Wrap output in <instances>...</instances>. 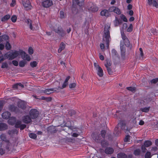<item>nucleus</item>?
Here are the masks:
<instances>
[{
    "label": "nucleus",
    "instance_id": "1",
    "mask_svg": "<svg viewBox=\"0 0 158 158\" xmlns=\"http://www.w3.org/2000/svg\"><path fill=\"white\" fill-rule=\"evenodd\" d=\"M110 28V26L108 25L105 26L103 36V43L100 44V47L102 49L104 48L105 44H106V47L107 48L109 47V42L111 39L109 31Z\"/></svg>",
    "mask_w": 158,
    "mask_h": 158
},
{
    "label": "nucleus",
    "instance_id": "2",
    "mask_svg": "<svg viewBox=\"0 0 158 158\" xmlns=\"http://www.w3.org/2000/svg\"><path fill=\"white\" fill-rule=\"evenodd\" d=\"M85 0H73V8L72 10L74 14H76L78 12L76 6L77 5L79 6H82L83 2Z\"/></svg>",
    "mask_w": 158,
    "mask_h": 158
},
{
    "label": "nucleus",
    "instance_id": "3",
    "mask_svg": "<svg viewBox=\"0 0 158 158\" xmlns=\"http://www.w3.org/2000/svg\"><path fill=\"white\" fill-rule=\"evenodd\" d=\"M20 54V50L19 51H15L12 52H9L6 54L5 56H6L10 60H12L17 57Z\"/></svg>",
    "mask_w": 158,
    "mask_h": 158
},
{
    "label": "nucleus",
    "instance_id": "4",
    "mask_svg": "<svg viewBox=\"0 0 158 158\" xmlns=\"http://www.w3.org/2000/svg\"><path fill=\"white\" fill-rule=\"evenodd\" d=\"M121 35L122 39L123 41V44H124L125 46L131 49L132 48V45L130 44V41L127 37L125 35L123 32L121 31Z\"/></svg>",
    "mask_w": 158,
    "mask_h": 158
},
{
    "label": "nucleus",
    "instance_id": "5",
    "mask_svg": "<svg viewBox=\"0 0 158 158\" xmlns=\"http://www.w3.org/2000/svg\"><path fill=\"white\" fill-rule=\"evenodd\" d=\"M20 55L21 56V58L23 60L29 61L31 60L30 56L27 54L24 51L20 50Z\"/></svg>",
    "mask_w": 158,
    "mask_h": 158
},
{
    "label": "nucleus",
    "instance_id": "6",
    "mask_svg": "<svg viewBox=\"0 0 158 158\" xmlns=\"http://www.w3.org/2000/svg\"><path fill=\"white\" fill-rule=\"evenodd\" d=\"M120 49L121 52V57L124 59L125 56L126 48L123 43L122 41L120 42Z\"/></svg>",
    "mask_w": 158,
    "mask_h": 158
},
{
    "label": "nucleus",
    "instance_id": "7",
    "mask_svg": "<svg viewBox=\"0 0 158 158\" xmlns=\"http://www.w3.org/2000/svg\"><path fill=\"white\" fill-rule=\"evenodd\" d=\"M38 112L35 109H31L30 111L29 116L31 119H34L36 118L38 115Z\"/></svg>",
    "mask_w": 158,
    "mask_h": 158
},
{
    "label": "nucleus",
    "instance_id": "8",
    "mask_svg": "<svg viewBox=\"0 0 158 158\" xmlns=\"http://www.w3.org/2000/svg\"><path fill=\"white\" fill-rule=\"evenodd\" d=\"M92 138L96 142H99L102 140V138L100 134L98 133H93L92 135Z\"/></svg>",
    "mask_w": 158,
    "mask_h": 158
},
{
    "label": "nucleus",
    "instance_id": "9",
    "mask_svg": "<svg viewBox=\"0 0 158 158\" xmlns=\"http://www.w3.org/2000/svg\"><path fill=\"white\" fill-rule=\"evenodd\" d=\"M54 31L56 33H58L62 37L66 35L64 31L60 27H58L57 28L55 29Z\"/></svg>",
    "mask_w": 158,
    "mask_h": 158
},
{
    "label": "nucleus",
    "instance_id": "10",
    "mask_svg": "<svg viewBox=\"0 0 158 158\" xmlns=\"http://www.w3.org/2000/svg\"><path fill=\"white\" fill-rule=\"evenodd\" d=\"M57 90H58L57 88L47 89L44 91V92L47 94H49L52 92H57Z\"/></svg>",
    "mask_w": 158,
    "mask_h": 158
},
{
    "label": "nucleus",
    "instance_id": "11",
    "mask_svg": "<svg viewBox=\"0 0 158 158\" xmlns=\"http://www.w3.org/2000/svg\"><path fill=\"white\" fill-rule=\"evenodd\" d=\"M30 117L28 115L24 116L22 119L23 122L25 123H29L31 122V119Z\"/></svg>",
    "mask_w": 158,
    "mask_h": 158
},
{
    "label": "nucleus",
    "instance_id": "12",
    "mask_svg": "<svg viewBox=\"0 0 158 158\" xmlns=\"http://www.w3.org/2000/svg\"><path fill=\"white\" fill-rule=\"evenodd\" d=\"M89 6L88 7V9L93 12H96L98 10V8L96 6L90 3L89 4Z\"/></svg>",
    "mask_w": 158,
    "mask_h": 158
},
{
    "label": "nucleus",
    "instance_id": "13",
    "mask_svg": "<svg viewBox=\"0 0 158 158\" xmlns=\"http://www.w3.org/2000/svg\"><path fill=\"white\" fill-rule=\"evenodd\" d=\"M52 5V1L50 0H46L43 3V5L45 7H48Z\"/></svg>",
    "mask_w": 158,
    "mask_h": 158
},
{
    "label": "nucleus",
    "instance_id": "14",
    "mask_svg": "<svg viewBox=\"0 0 158 158\" xmlns=\"http://www.w3.org/2000/svg\"><path fill=\"white\" fill-rule=\"evenodd\" d=\"M26 103L23 101H20L18 102V106L22 109H24L26 107Z\"/></svg>",
    "mask_w": 158,
    "mask_h": 158
},
{
    "label": "nucleus",
    "instance_id": "15",
    "mask_svg": "<svg viewBox=\"0 0 158 158\" xmlns=\"http://www.w3.org/2000/svg\"><path fill=\"white\" fill-rule=\"evenodd\" d=\"M23 5L27 10H30L31 8V6L29 1H26L23 3Z\"/></svg>",
    "mask_w": 158,
    "mask_h": 158
},
{
    "label": "nucleus",
    "instance_id": "16",
    "mask_svg": "<svg viewBox=\"0 0 158 158\" xmlns=\"http://www.w3.org/2000/svg\"><path fill=\"white\" fill-rule=\"evenodd\" d=\"M122 21L121 20L118 19L117 17H115V19L113 21L114 26L115 27L118 26L119 24L122 23Z\"/></svg>",
    "mask_w": 158,
    "mask_h": 158
},
{
    "label": "nucleus",
    "instance_id": "17",
    "mask_svg": "<svg viewBox=\"0 0 158 158\" xmlns=\"http://www.w3.org/2000/svg\"><path fill=\"white\" fill-rule=\"evenodd\" d=\"M10 114L8 111L5 112L2 114V118L5 119H8L10 118Z\"/></svg>",
    "mask_w": 158,
    "mask_h": 158
},
{
    "label": "nucleus",
    "instance_id": "18",
    "mask_svg": "<svg viewBox=\"0 0 158 158\" xmlns=\"http://www.w3.org/2000/svg\"><path fill=\"white\" fill-rule=\"evenodd\" d=\"M8 129L7 125L5 123H0V131H3L5 130Z\"/></svg>",
    "mask_w": 158,
    "mask_h": 158
},
{
    "label": "nucleus",
    "instance_id": "19",
    "mask_svg": "<svg viewBox=\"0 0 158 158\" xmlns=\"http://www.w3.org/2000/svg\"><path fill=\"white\" fill-rule=\"evenodd\" d=\"M118 126H119L122 130H126L127 127L126 126V123L125 121H122L118 123Z\"/></svg>",
    "mask_w": 158,
    "mask_h": 158
},
{
    "label": "nucleus",
    "instance_id": "20",
    "mask_svg": "<svg viewBox=\"0 0 158 158\" xmlns=\"http://www.w3.org/2000/svg\"><path fill=\"white\" fill-rule=\"evenodd\" d=\"M24 86L21 83H17L13 86V88L15 89H21L24 88Z\"/></svg>",
    "mask_w": 158,
    "mask_h": 158
},
{
    "label": "nucleus",
    "instance_id": "21",
    "mask_svg": "<svg viewBox=\"0 0 158 158\" xmlns=\"http://www.w3.org/2000/svg\"><path fill=\"white\" fill-rule=\"evenodd\" d=\"M114 151V149L111 148L109 147L106 148L105 152L108 154H112Z\"/></svg>",
    "mask_w": 158,
    "mask_h": 158
},
{
    "label": "nucleus",
    "instance_id": "22",
    "mask_svg": "<svg viewBox=\"0 0 158 158\" xmlns=\"http://www.w3.org/2000/svg\"><path fill=\"white\" fill-rule=\"evenodd\" d=\"M97 71V74L100 77H102L103 75V72L102 69L101 67L96 69Z\"/></svg>",
    "mask_w": 158,
    "mask_h": 158
},
{
    "label": "nucleus",
    "instance_id": "23",
    "mask_svg": "<svg viewBox=\"0 0 158 158\" xmlns=\"http://www.w3.org/2000/svg\"><path fill=\"white\" fill-rule=\"evenodd\" d=\"M100 14L102 16H105L106 17H108L109 15L108 11L105 9L102 10Z\"/></svg>",
    "mask_w": 158,
    "mask_h": 158
},
{
    "label": "nucleus",
    "instance_id": "24",
    "mask_svg": "<svg viewBox=\"0 0 158 158\" xmlns=\"http://www.w3.org/2000/svg\"><path fill=\"white\" fill-rule=\"evenodd\" d=\"M10 110L11 111H14L16 112H18V109L17 107L15 106L14 105H10L9 106Z\"/></svg>",
    "mask_w": 158,
    "mask_h": 158
},
{
    "label": "nucleus",
    "instance_id": "25",
    "mask_svg": "<svg viewBox=\"0 0 158 158\" xmlns=\"http://www.w3.org/2000/svg\"><path fill=\"white\" fill-rule=\"evenodd\" d=\"M65 46V45L64 43H61L60 44L59 48L58 50V52L60 53L62 50L64 49Z\"/></svg>",
    "mask_w": 158,
    "mask_h": 158
},
{
    "label": "nucleus",
    "instance_id": "26",
    "mask_svg": "<svg viewBox=\"0 0 158 158\" xmlns=\"http://www.w3.org/2000/svg\"><path fill=\"white\" fill-rule=\"evenodd\" d=\"M4 145L5 146V148L6 149L9 151L10 150V148L11 146V143L9 142V140L5 142L4 144Z\"/></svg>",
    "mask_w": 158,
    "mask_h": 158
},
{
    "label": "nucleus",
    "instance_id": "27",
    "mask_svg": "<svg viewBox=\"0 0 158 158\" xmlns=\"http://www.w3.org/2000/svg\"><path fill=\"white\" fill-rule=\"evenodd\" d=\"M117 158H127V155L124 153L120 152L117 155Z\"/></svg>",
    "mask_w": 158,
    "mask_h": 158
},
{
    "label": "nucleus",
    "instance_id": "28",
    "mask_svg": "<svg viewBox=\"0 0 158 158\" xmlns=\"http://www.w3.org/2000/svg\"><path fill=\"white\" fill-rule=\"evenodd\" d=\"M10 15H7L4 16L2 18L1 20L2 22H5L10 19Z\"/></svg>",
    "mask_w": 158,
    "mask_h": 158
},
{
    "label": "nucleus",
    "instance_id": "29",
    "mask_svg": "<svg viewBox=\"0 0 158 158\" xmlns=\"http://www.w3.org/2000/svg\"><path fill=\"white\" fill-rule=\"evenodd\" d=\"M0 138L3 141H4L5 142H6V141L9 140L8 139H6V135L4 134H1V135L0 136Z\"/></svg>",
    "mask_w": 158,
    "mask_h": 158
},
{
    "label": "nucleus",
    "instance_id": "30",
    "mask_svg": "<svg viewBox=\"0 0 158 158\" xmlns=\"http://www.w3.org/2000/svg\"><path fill=\"white\" fill-rule=\"evenodd\" d=\"M152 144V142L149 140H147L145 141L143 145L146 147H148Z\"/></svg>",
    "mask_w": 158,
    "mask_h": 158
},
{
    "label": "nucleus",
    "instance_id": "31",
    "mask_svg": "<svg viewBox=\"0 0 158 158\" xmlns=\"http://www.w3.org/2000/svg\"><path fill=\"white\" fill-rule=\"evenodd\" d=\"M27 63V62L25 60H22L21 61L19 62V66L21 67H24L25 65Z\"/></svg>",
    "mask_w": 158,
    "mask_h": 158
},
{
    "label": "nucleus",
    "instance_id": "32",
    "mask_svg": "<svg viewBox=\"0 0 158 158\" xmlns=\"http://www.w3.org/2000/svg\"><path fill=\"white\" fill-rule=\"evenodd\" d=\"M58 121L60 125H62L64 123V119L63 117H60L58 118Z\"/></svg>",
    "mask_w": 158,
    "mask_h": 158
},
{
    "label": "nucleus",
    "instance_id": "33",
    "mask_svg": "<svg viewBox=\"0 0 158 158\" xmlns=\"http://www.w3.org/2000/svg\"><path fill=\"white\" fill-rule=\"evenodd\" d=\"M158 82V78H155L152 79L149 82V83L150 84L151 83L152 84H155Z\"/></svg>",
    "mask_w": 158,
    "mask_h": 158
},
{
    "label": "nucleus",
    "instance_id": "34",
    "mask_svg": "<svg viewBox=\"0 0 158 158\" xmlns=\"http://www.w3.org/2000/svg\"><path fill=\"white\" fill-rule=\"evenodd\" d=\"M120 133V131L118 129V128L116 127L115 128L114 131V134L115 136H118L119 134Z\"/></svg>",
    "mask_w": 158,
    "mask_h": 158
},
{
    "label": "nucleus",
    "instance_id": "35",
    "mask_svg": "<svg viewBox=\"0 0 158 158\" xmlns=\"http://www.w3.org/2000/svg\"><path fill=\"white\" fill-rule=\"evenodd\" d=\"M150 108V107L141 108L140 109V110L143 112H148L149 111Z\"/></svg>",
    "mask_w": 158,
    "mask_h": 158
},
{
    "label": "nucleus",
    "instance_id": "36",
    "mask_svg": "<svg viewBox=\"0 0 158 158\" xmlns=\"http://www.w3.org/2000/svg\"><path fill=\"white\" fill-rule=\"evenodd\" d=\"M5 48L7 50H10L11 48V46L10 44L8 42H7L5 45Z\"/></svg>",
    "mask_w": 158,
    "mask_h": 158
},
{
    "label": "nucleus",
    "instance_id": "37",
    "mask_svg": "<svg viewBox=\"0 0 158 158\" xmlns=\"http://www.w3.org/2000/svg\"><path fill=\"white\" fill-rule=\"evenodd\" d=\"M126 89L132 92H135L136 90V88L135 87H127Z\"/></svg>",
    "mask_w": 158,
    "mask_h": 158
},
{
    "label": "nucleus",
    "instance_id": "38",
    "mask_svg": "<svg viewBox=\"0 0 158 158\" xmlns=\"http://www.w3.org/2000/svg\"><path fill=\"white\" fill-rule=\"evenodd\" d=\"M114 12L118 15H120L121 13L120 10L118 8L116 7L115 8Z\"/></svg>",
    "mask_w": 158,
    "mask_h": 158
},
{
    "label": "nucleus",
    "instance_id": "39",
    "mask_svg": "<svg viewBox=\"0 0 158 158\" xmlns=\"http://www.w3.org/2000/svg\"><path fill=\"white\" fill-rule=\"evenodd\" d=\"M106 131L105 130H102L101 132L100 135L102 138H104L105 137Z\"/></svg>",
    "mask_w": 158,
    "mask_h": 158
},
{
    "label": "nucleus",
    "instance_id": "40",
    "mask_svg": "<svg viewBox=\"0 0 158 158\" xmlns=\"http://www.w3.org/2000/svg\"><path fill=\"white\" fill-rule=\"evenodd\" d=\"M141 151L140 149H137L135 150L134 152V154L136 156H138L140 155V153Z\"/></svg>",
    "mask_w": 158,
    "mask_h": 158
},
{
    "label": "nucleus",
    "instance_id": "41",
    "mask_svg": "<svg viewBox=\"0 0 158 158\" xmlns=\"http://www.w3.org/2000/svg\"><path fill=\"white\" fill-rule=\"evenodd\" d=\"M22 122L21 121H18L15 123V127L16 128H19L21 126Z\"/></svg>",
    "mask_w": 158,
    "mask_h": 158
},
{
    "label": "nucleus",
    "instance_id": "42",
    "mask_svg": "<svg viewBox=\"0 0 158 158\" xmlns=\"http://www.w3.org/2000/svg\"><path fill=\"white\" fill-rule=\"evenodd\" d=\"M106 68L108 74L109 75L112 74L113 72L112 71V69H111L110 67H108L106 66Z\"/></svg>",
    "mask_w": 158,
    "mask_h": 158
},
{
    "label": "nucleus",
    "instance_id": "43",
    "mask_svg": "<svg viewBox=\"0 0 158 158\" xmlns=\"http://www.w3.org/2000/svg\"><path fill=\"white\" fill-rule=\"evenodd\" d=\"M37 65V63L35 61L31 62L30 63V65L32 68L36 67Z\"/></svg>",
    "mask_w": 158,
    "mask_h": 158
},
{
    "label": "nucleus",
    "instance_id": "44",
    "mask_svg": "<svg viewBox=\"0 0 158 158\" xmlns=\"http://www.w3.org/2000/svg\"><path fill=\"white\" fill-rule=\"evenodd\" d=\"M151 153L149 152H147L144 156L145 158H150L151 157Z\"/></svg>",
    "mask_w": 158,
    "mask_h": 158
},
{
    "label": "nucleus",
    "instance_id": "45",
    "mask_svg": "<svg viewBox=\"0 0 158 158\" xmlns=\"http://www.w3.org/2000/svg\"><path fill=\"white\" fill-rule=\"evenodd\" d=\"M29 137L32 139H35L37 137V135L35 134L31 133L29 135Z\"/></svg>",
    "mask_w": 158,
    "mask_h": 158
},
{
    "label": "nucleus",
    "instance_id": "46",
    "mask_svg": "<svg viewBox=\"0 0 158 158\" xmlns=\"http://www.w3.org/2000/svg\"><path fill=\"white\" fill-rule=\"evenodd\" d=\"M68 84V83L67 82H64L63 83L62 85V87H61L60 86L58 87V89H63L64 88L66 87V86Z\"/></svg>",
    "mask_w": 158,
    "mask_h": 158
},
{
    "label": "nucleus",
    "instance_id": "47",
    "mask_svg": "<svg viewBox=\"0 0 158 158\" xmlns=\"http://www.w3.org/2000/svg\"><path fill=\"white\" fill-rule=\"evenodd\" d=\"M112 64V63L111 61L109 60H106V63L105 64V66L106 67V66L107 67H110Z\"/></svg>",
    "mask_w": 158,
    "mask_h": 158
},
{
    "label": "nucleus",
    "instance_id": "48",
    "mask_svg": "<svg viewBox=\"0 0 158 158\" xmlns=\"http://www.w3.org/2000/svg\"><path fill=\"white\" fill-rule=\"evenodd\" d=\"M8 67V64L7 63L3 62L2 64L1 68H7Z\"/></svg>",
    "mask_w": 158,
    "mask_h": 158
},
{
    "label": "nucleus",
    "instance_id": "49",
    "mask_svg": "<svg viewBox=\"0 0 158 158\" xmlns=\"http://www.w3.org/2000/svg\"><path fill=\"white\" fill-rule=\"evenodd\" d=\"M2 39L3 40V41L4 40H6L8 39L9 37L6 35H4L0 36Z\"/></svg>",
    "mask_w": 158,
    "mask_h": 158
},
{
    "label": "nucleus",
    "instance_id": "50",
    "mask_svg": "<svg viewBox=\"0 0 158 158\" xmlns=\"http://www.w3.org/2000/svg\"><path fill=\"white\" fill-rule=\"evenodd\" d=\"M133 29V25L132 24H131L129 27L127 28V32L131 31Z\"/></svg>",
    "mask_w": 158,
    "mask_h": 158
},
{
    "label": "nucleus",
    "instance_id": "51",
    "mask_svg": "<svg viewBox=\"0 0 158 158\" xmlns=\"http://www.w3.org/2000/svg\"><path fill=\"white\" fill-rule=\"evenodd\" d=\"M120 17L121 19H123V21L124 22H127V19L126 16L124 15H122L120 16Z\"/></svg>",
    "mask_w": 158,
    "mask_h": 158
},
{
    "label": "nucleus",
    "instance_id": "52",
    "mask_svg": "<svg viewBox=\"0 0 158 158\" xmlns=\"http://www.w3.org/2000/svg\"><path fill=\"white\" fill-rule=\"evenodd\" d=\"M60 18L63 19L64 18V13L63 11H60Z\"/></svg>",
    "mask_w": 158,
    "mask_h": 158
},
{
    "label": "nucleus",
    "instance_id": "53",
    "mask_svg": "<svg viewBox=\"0 0 158 158\" xmlns=\"http://www.w3.org/2000/svg\"><path fill=\"white\" fill-rule=\"evenodd\" d=\"M33 50L32 48L30 47L29 48L28 50V52L30 55H31L33 53Z\"/></svg>",
    "mask_w": 158,
    "mask_h": 158
},
{
    "label": "nucleus",
    "instance_id": "54",
    "mask_svg": "<svg viewBox=\"0 0 158 158\" xmlns=\"http://www.w3.org/2000/svg\"><path fill=\"white\" fill-rule=\"evenodd\" d=\"M11 19L13 22H15L17 20V17L15 15H13L11 18Z\"/></svg>",
    "mask_w": 158,
    "mask_h": 158
},
{
    "label": "nucleus",
    "instance_id": "55",
    "mask_svg": "<svg viewBox=\"0 0 158 158\" xmlns=\"http://www.w3.org/2000/svg\"><path fill=\"white\" fill-rule=\"evenodd\" d=\"M69 114L70 116H72L75 114V111L73 110H71L69 111Z\"/></svg>",
    "mask_w": 158,
    "mask_h": 158
},
{
    "label": "nucleus",
    "instance_id": "56",
    "mask_svg": "<svg viewBox=\"0 0 158 158\" xmlns=\"http://www.w3.org/2000/svg\"><path fill=\"white\" fill-rule=\"evenodd\" d=\"M116 7L114 6H111L110 7L108 10L109 12H114V10L115 8Z\"/></svg>",
    "mask_w": 158,
    "mask_h": 158
},
{
    "label": "nucleus",
    "instance_id": "57",
    "mask_svg": "<svg viewBox=\"0 0 158 158\" xmlns=\"http://www.w3.org/2000/svg\"><path fill=\"white\" fill-rule=\"evenodd\" d=\"M152 4L153 6H155L156 8L158 7V4L156 1L153 0V2H152Z\"/></svg>",
    "mask_w": 158,
    "mask_h": 158
},
{
    "label": "nucleus",
    "instance_id": "58",
    "mask_svg": "<svg viewBox=\"0 0 158 158\" xmlns=\"http://www.w3.org/2000/svg\"><path fill=\"white\" fill-rule=\"evenodd\" d=\"M112 54L113 55L115 56H118L117 52L114 49H112Z\"/></svg>",
    "mask_w": 158,
    "mask_h": 158
},
{
    "label": "nucleus",
    "instance_id": "59",
    "mask_svg": "<svg viewBox=\"0 0 158 158\" xmlns=\"http://www.w3.org/2000/svg\"><path fill=\"white\" fill-rule=\"evenodd\" d=\"M76 85L75 83H72L69 85V87L70 88H74Z\"/></svg>",
    "mask_w": 158,
    "mask_h": 158
},
{
    "label": "nucleus",
    "instance_id": "60",
    "mask_svg": "<svg viewBox=\"0 0 158 158\" xmlns=\"http://www.w3.org/2000/svg\"><path fill=\"white\" fill-rule=\"evenodd\" d=\"M146 147L144 146L143 145H142L141 146V149L143 152H145L147 150L146 148Z\"/></svg>",
    "mask_w": 158,
    "mask_h": 158
},
{
    "label": "nucleus",
    "instance_id": "61",
    "mask_svg": "<svg viewBox=\"0 0 158 158\" xmlns=\"http://www.w3.org/2000/svg\"><path fill=\"white\" fill-rule=\"evenodd\" d=\"M26 125L25 124H21L20 127H19L21 130H23L24 128H26Z\"/></svg>",
    "mask_w": 158,
    "mask_h": 158
},
{
    "label": "nucleus",
    "instance_id": "62",
    "mask_svg": "<svg viewBox=\"0 0 158 158\" xmlns=\"http://www.w3.org/2000/svg\"><path fill=\"white\" fill-rule=\"evenodd\" d=\"M12 63L15 66H17L18 65V62L15 60H14L12 61Z\"/></svg>",
    "mask_w": 158,
    "mask_h": 158
},
{
    "label": "nucleus",
    "instance_id": "63",
    "mask_svg": "<svg viewBox=\"0 0 158 158\" xmlns=\"http://www.w3.org/2000/svg\"><path fill=\"white\" fill-rule=\"evenodd\" d=\"M130 136L129 135H127L126 136L124 139V141L125 142H128L129 141Z\"/></svg>",
    "mask_w": 158,
    "mask_h": 158
},
{
    "label": "nucleus",
    "instance_id": "64",
    "mask_svg": "<svg viewBox=\"0 0 158 158\" xmlns=\"http://www.w3.org/2000/svg\"><path fill=\"white\" fill-rule=\"evenodd\" d=\"M5 153V151L2 148H0V154L2 155Z\"/></svg>",
    "mask_w": 158,
    "mask_h": 158
}]
</instances>
